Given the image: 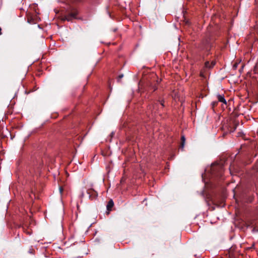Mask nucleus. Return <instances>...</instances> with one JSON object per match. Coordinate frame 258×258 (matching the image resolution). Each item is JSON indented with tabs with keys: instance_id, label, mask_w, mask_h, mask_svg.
Segmentation results:
<instances>
[{
	"instance_id": "f257e3e1",
	"label": "nucleus",
	"mask_w": 258,
	"mask_h": 258,
	"mask_svg": "<svg viewBox=\"0 0 258 258\" xmlns=\"http://www.w3.org/2000/svg\"><path fill=\"white\" fill-rule=\"evenodd\" d=\"M87 194L89 195V200L93 201L98 197V192L93 188V185H87L86 186Z\"/></svg>"
},
{
	"instance_id": "f03ea898",
	"label": "nucleus",
	"mask_w": 258,
	"mask_h": 258,
	"mask_svg": "<svg viewBox=\"0 0 258 258\" xmlns=\"http://www.w3.org/2000/svg\"><path fill=\"white\" fill-rule=\"evenodd\" d=\"M212 174L216 176H222L223 174V169L221 167H212Z\"/></svg>"
},
{
	"instance_id": "7ed1b4c3",
	"label": "nucleus",
	"mask_w": 258,
	"mask_h": 258,
	"mask_svg": "<svg viewBox=\"0 0 258 258\" xmlns=\"http://www.w3.org/2000/svg\"><path fill=\"white\" fill-rule=\"evenodd\" d=\"M215 64V63L214 61H212L210 63L209 61H207L205 63L204 68L206 69H211L214 66Z\"/></svg>"
},
{
	"instance_id": "20e7f679",
	"label": "nucleus",
	"mask_w": 258,
	"mask_h": 258,
	"mask_svg": "<svg viewBox=\"0 0 258 258\" xmlns=\"http://www.w3.org/2000/svg\"><path fill=\"white\" fill-rule=\"evenodd\" d=\"M217 99L219 102H222L226 104L227 102L223 95L218 94L217 95Z\"/></svg>"
},
{
	"instance_id": "39448f33",
	"label": "nucleus",
	"mask_w": 258,
	"mask_h": 258,
	"mask_svg": "<svg viewBox=\"0 0 258 258\" xmlns=\"http://www.w3.org/2000/svg\"><path fill=\"white\" fill-rule=\"evenodd\" d=\"M114 205L113 202L112 200H110L107 205V209L108 211L111 210V208L113 207Z\"/></svg>"
},
{
	"instance_id": "423d86ee",
	"label": "nucleus",
	"mask_w": 258,
	"mask_h": 258,
	"mask_svg": "<svg viewBox=\"0 0 258 258\" xmlns=\"http://www.w3.org/2000/svg\"><path fill=\"white\" fill-rule=\"evenodd\" d=\"M181 146H181V148L182 149H183V148H184V143H185V138L184 136H182L181 137Z\"/></svg>"
},
{
	"instance_id": "0eeeda50",
	"label": "nucleus",
	"mask_w": 258,
	"mask_h": 258,
	"mask_svg": "<svg viewBox=\"0 0 258 258\" xmlns=\"http://www.w3.org/2000/svg\"><path fill=\"white\" fill-rule=\"evenodd\" d=\"M208 43L206 44V45L204 46H201V49H202V50H204V49H208Z\"/></svg>"
},
{
	"instance_id": "6e6552de",
	"label": "nucleus",
	"mask_w": 258,
	"mask_h": 258,
	"mask_svg": "<svg viewBox=\"0 0 258 258\" xmlns=\"http://www.w3.org/2000/svg\"><path fill=\"white\" fill-rule=\"evenodd\" d=\"M80 197L81 198H83L84 197V191H82L81 195H80Z\"/></svg>"
},
{
	"instance_id": "1a4fd4ad",
	"label": "nucleus",
	"mask_w": 258,
	"mask_h": 258,
	"mask_svg": "<svg viewBox=\"0 0 258 258\" xmlns=\"http://www.w3.org/2000/svg\"><path fill=\"white\" fill-rule=\"evenodd\" d=\"M122 77H123V75H119L118 77L119 79H121Z\"/></svg>"
},
{
	"instance_id": "9d476101",
	"label": "nucleus",
	"mask_w": 258,
	"mask_h": 258,
	"mask_svg": "<svg viewBox=\"0 0 258 258\" xmlns=\"http://www.w3.org/2000/svg\"><path fill=\"white\" fill-rule=\"evenodd\" d=\"M72 17H73V18H76V14H72Z\"/></svg>"
},
{
	"instance_id": "9b49d317",
	"label": "nucleus",
	"mask_w": 258,
	"mask_h": 258,
	"mask_svg": "<svg viewBox=\"0 0 258 258\" xmlns=\"http://www.w3.org/2000/svg\"><path fill=\"white\" fill-rule=\"evenodd\" d=\"M1 31H2V29L0 28V35L2 34V32H1Z\"/></svg>"
},
{
	"instance_id": "f8f14e48",
	"label": "nucleus",
	"mask_w": 258,
	"mask_h": 258,
	"mask_svg": "<svg viewBox=\"0 0 258 258\" xmlns=\"http://www.w3.org/2000/svg\"><path fill=\"white\" fill-rule=\"evenodd\" d=\"M201 76H202V77H203V76H204V75H203V73H202V72H201Z\"/></svg>"
},
{
	"instance_id": "ddd939ff",
	"label": "nucleus",
	"mask_w": 258,
	"mask_h": 258,
	"mask_svg": "<svg viewBox=\"0 0 258 258\" xmlns=\"http://www.w3.org/2000/svg\"><path fill=\"white\" fill-rule=\"evenodd\" d=\"M234 130H235V127L233 130H230V132H233Z\"/></svg>"
},
{
	"instance_id": "4468645a",
	"label": "nucleus",
	"mask_w": 258,
	"mask_h": 258,
	"mask_svg": "<svg viewBox=\"0 0 258 258\" xmlns=\"http://www.w3.org/2000/svg\"><path fill=\"white\" fill-rule=\"evenodd\" d=\"M59 189H60V192H62V188H61V187H60Z\"/></svg>"
},
{
	"instance_id": "2eb2a0df",
	"label": "nucleus",
	"mask_w": 258,
	"mask_h": 258,
	"mask_svg": "<svg viewBox=\"0 0 258 258\" xmlns=\"http://www.w3.org/2000/svg\"><path fill=\"white\" fill-rule=\"evenodd\" d=\"M160 104L161 106H163V104H162V103H160Z\"/></svg>"
}]
</instances>
